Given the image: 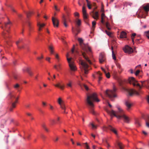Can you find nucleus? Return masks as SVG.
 Masks as SVG:
<instances>
[{
	"mask_svg": "<svg viewBox=\"0 0 149 149\" xmlns=\"http://www.w3.org/2000/svg\"><path fill=\"white\" fill-rule=\"evenodd\" d=\"M143 8L146 12L148 13L149 11V3H147L144 6Z\"/></svg>",
	"mask_w": 149,
	"mask_h": 149,
	"instance_id": "25",
	"label": "nucleus"
},
{
	"mask_svg": "<svg viewBox=\"0 0 149 149\" xmlns=\"http://www.w3.org/2000/svg\"><path fill=\"white\" fill-rule=\"evenodd\" d=\"M128 82L130 84H132L134 86H136L138 87L139 90L142 88V86L139 84L137 83V81L133 77L129 78L128 79Z\"/></svg>",
	"mask_w": 149,
	"mask_h": 149,
	"instance_id": "5",
	"label": "nucleus"
},
{
	"mask_svg": "<svg viewBox=\"0 0 149 149\" xmlns=\"http://www.w3.org/2000/svg\"><path fill=\"white\" fill-rule=\"evenodd\" d=\"M92 27L93 28L95 26V25L96 24V22L95 21H93L92 22Z\"/></svg>",
	"mask_w": 149,
	"mask_h": 149,
	"instance_id": "52",
	"label": "nucleus"
},
{
	"mask_svg": "<svg viewBox=\"0 0 149 149\" xmlns=\"http://www.w3.org/2000/svg\"><path fill=\"white\" fill-rule=\"evenodd\" d=\"M100 100L97 98V96L96 93H94L90 95H87L86 99L87 104L90 109V111L93 115H95L96 113L94 111L93 107L94 105L93 103V101L99 102Z\"/></svg>",
	"mask_w": 149,
	"mask_h": 149,
	"instance_id": "1",
	"label": "nucleus"
},
{
	"mask_svg": "<svg viewBox=\"0 0 149 149\" xmlns=\"http://www.w3.org/2000/svg\"><path fill=\"white\" fill-rule=\"evenodd\" d=\"M57 123H61L60 120V118L59 117L57 116V118L56 119Z\"/></svg>",
	"mask_w": 149,
	"mask_h": 149,
	"instance_id": "44",
	"label": "nucleus"
},
{
	"mask_svg": "<svg viewBox=\"0 0 149 149\" xmlns=\"http://www.w3.org/2000/svg\"><path fill=\"white\" fill-rule=\"evenodd\" d=\"M69 55V53H68L66 55L67 60H68V59H70V61H71V60L72 58H68Z\"/></svg>",
	"mask_w": 149,
	"mask_h": 149,
	"instance_id": "54",
	"label": "nucleus"
},
{
	"mask_svg": "<svg viewBox=\"0 0 149 149\" xmlns=\"http://www.w3.org/2000/svg\"><path fill=\"white\" fill-rule=\"evenodd\" d=\"M117 108L118 111L117 112H116L112 110L110 111H109V113L111 115L114 116L118 119L122 118L125 122L129 123L130 119L129 117L124 114L123 110L120 107H118Z\"/></svg>",
	"mask_w": 149,
	"mask_h": 149,
	"instance_id": "2",
	"label": "nucleus"
},
{
	"mask_svg": "<svg viewBox=\"0 0 149 149\" xmlns=\"http://www.w3.org/2000/svg\"><path fill=\"white\" fill-rule=\"evenodd\" d=\"M13 86H14V88L15 89L18 90V91H20V90L19 89L20 86H19V85L18 84H15V85H14Z\"/></svg>",
	"mask_w": 149,
	"mask_h": 149,
	"instance_id": "30",
	"label": "nucleus"
},
{
	"mask_svg": "<svg viewBox=\"0 0 149 149\" xmlns=\"http://www.w3.org/2000/svg\"><path fill=\"white\" fill-rule=\"evenodd\" d=\"M144 35L149 39V30L144 32Z\"/></svg>",
	"mask_w": 149,
	"mask_h": 149,
	"instance_id": "37",
	"label": "nucleus"
},
{
	"mask_svg": "<svg viewBox=\"0 0 149 149\" xmlns=\"http://www.w3.org/2000/svg\"><path fill=\"white\" fill-rule=\"evenodd\" d=\"M37 25L39 27L38 30L39 31H40L41 30L42 28L45 26V24H44L43 23L42 24H40L39 22H38Z\"/></svg>",
	"mask_w": 149,
	"mask_h": 149,
	"instance_id": "23",
	"label": "nucleus"
},
{
	"mask_svg": "<svg viewBox=\"0 0 149 149\" xmlns=\"http://www.w3.org/2000/svg\"><path fill=\"white\" fill-rule=\"evenodd\" d=\"M51 124V125H53L56 123L54 119H51L50 120Z\"/></svg>",
	"mask_w": 149,
	"mask_h": 149,
	"instance_id": "41",
	"label": "nucleus"
},
{
	"mask_svg": "<svg viewBox=\"0 0 149 149\" xmlns=\"http://www.w3.org/2000/svg\"><path fill=\"white\" fill-rule=\"evenodd\" d=\"M54 68L58 71L61 69V64L59 62L57 63L54 66Z\"/></svg>",
	"mask_w": 149,
	"mask_h": 149,
	"instance_id": "12",
	"label": "nucleus"
},
{
	"mask_svg": "<svg viewBox=\"0 0 149 149\" xmlns=\"http://www.w3.org/2000/svg\"><path fill=\"white\" fill-rule=\"evenodd\" d=\"M106 33L109 36H110L111 34V33L107 30H105Z\"/></svg>",
	"mask_w": 149,
	"mask_h": 149,
	"instance_id": "51",
	"label": "nucleus"
},
{
	"mask_svg": "<svg viewBox=\"0 0 149 149\" xmlns=\"http://www.w3.org/2000/svg\"><path fill=\"white\" fill-rule=\"evenodd\" d=\"M68 62L69 63V66L71 70L75 71L76 70V66L73 61H70V59H68Z\"/></svg>",
	"mask_w": 149,
	"mask_h": 149,
	"instance_id": "8",
	"label": "nucleus"
},
{
	"mask_svg": "<svg viewBox=\"0 0 149 149\" xmlns=\"http://www.w3.org/2000/svg\"><path fill=\"white\" fill-rule=\"evenodd\" d=\"M115 52H112V57L113 58V59H114V60H116V58L115 56Z\"/></svg>",
	"mask_w": 149,
	"mask_h": 149,
	"instance_id": "38",
	"label": "nucleus"
},
{
	"mask_svg": "<svg viewBox=\"0 0 149 149\" xmlns=\"http://www.w3.org/2000/svg\"><path fill=\"white\" fill-rule=\"evenodd\" d=\"M81 53L82 54V55L83 56V57L84 58L86 61L89 64H91V61L89 59L88 57L86 55V54L85 52H83L82 51L81 52Z\"/></svg>",
	"mask_w": 149,
	"mask_h": 149,
	"instance_id": "13",
	"label": "nucleus"
},
{
	"mask_svg": "<svg viewBox=\"0 0 149 149\" xmlns=\"http://www.w3.org/2000/svg\"><path fill=\"white\" fill-rule=\"evenodd\" d=\"M42 126L43 128L47 131L48 132V129L47 128L45 125V124H43L42 125Z\"/></svg>",
	"mask_w": 149,
	"mask_h": 149,
	"instance_id": "43",
	"label": "nucleus"
},
{
	"mask_svg": "<svg viewBox=\"0 0 149 149\" xmlns=\"http://www.w3.org/2000/svg\"><path fill=\"white\" fill-rule=\"evenodd\" d=\"M146 125L149 128V116H148L147 119L146 120Z\"/></svg>",
	"mask_w": 149,
	"mask_h": 149,
	"instance_id": "34",
	"label": "nucleus"
},
{
	"mask_svg": "<svg viewBox=\"0 0 149 149\" xmlns=\"http://www.w3.org/2000/svg\"><path fill=\"white\" fill-rule=\"evenodd\" d=\"M96 76L98 78V83H100V81H101L102 78V77H101L102 75V73H100V72H97L96 74Z\"/></svg>",
	"mask_w": 149,
	"mask_h": 149,
	"instance_id": "20",
	"label": "nucleus"
},
{
	"mask_svg": "<svg viewBox=\"0 0 149 149\" xmlns=\"http://www.w3.org/2000/svg\"><path fill=\"white\" fill-rule=\"evenodd\" d=\"M111 50L112 52H116V49H114V48L113 46H111Z\"/></svg>",
	"mask_w": 149,
	"mask_h": 149,
	"instance_id": "57",
	"label": "nucleus"
},
{
	"mask_svg": "<svg viewBox=\"0 0 149 149\" xmlns=\"http://www.w3.org/2000/svg\"><path fill=\"white\" fill-rule=\"evenodd\" d=\"M77 27H79L81 25V21L80 19H78L76 22Z\"/></svg>",
	"mask_w": 149,
	"mask_h": 149,
	"instance_id": "39",
	"label": "nucleus"
},
{
	"mask_svg": "<svg viewBox=\"0 0 149 149\" xmlns=\"http://www.w3.org/2000/svg\"><path fill=\"white\" fill-rule=\"evenodd\" d=\"M18 99V97L16 98V99L15 101V102L12 103V106L13 108H15V104L17 103V101Z\"/></svg>",
	"mask_w": 149,
	"mask_h": 149,
	"instance_id": "32",
	"label": "nucleus"
},
{
	"mask_svg": "<svg viewBox=\"0 0 149 149\" xmlns=\"http://www.w3.org/2000/svg\"><path fill=\"white\" fill-rule=\"evenodd\" d=\"M54 86L56 87L59 88L61 90H63L64 87V84L61 85V84L59 83H58L57 84L55 85Z\"/></svg>",
	"mask_w": 149,
	"mask_h": 149,
	"instance_id": "24",
	"label": "nucleus"
},
{
	"mask_svg": "<svg viewBox=\"0 0 149 149\" xmlns=\"http://www.w3.org/2000/svg\"><path fill=\"white\" fill-rule=\"evenodd\" d=\"M48 48L51 54H52L54 53V51L53 50V47L52 46H48Z\"/></svg>",
	"mask_w": 149,
	"mask_h": 149,
	"instance_id": "29",
	"label": "nucleus"
},
{
	"mask_svg": "<svg viewBox=\"0 0 149 149\" xmlns=\"http://www.w3.org/2000/svg\"><path fill=\"white\" fill-rule=\"evenodd\" d=\"M46 59L47 61H48L49 62H50V58L47 57L46 58Z\"/></svg>",
	"mask_w": 149,
	"mask_h": 149,
	"instance_id": "61",
	"label": "nucleus"
},
{
	"mask_svg": "<svg viewBox=\"0 0 149 149\" xmlns=\"http://www.w3.org/2000/svg\"><path fill=\"white\" fill-rule=\"evenodd\" d=\"M93 13V17L95 19H97L98 17V12L97 11L95 12V13L93 11L92 12Z\"/></svg>",
	"mask_w": 149,
	"mask_h": 149,
	"instance_id": "21",
	"label": "nucleus"
},
{
	"mask_svg": "<svg viewBox=\"0 0 149 149\" xmlns=\"http://www.w3.org/2000/svg\"><path fill=\"white\" fill-rule=\"evenodd\" d=\"M29 74V75L30 76H33V73L31 71L30 72H29L28 73Z\"/></svg>",
	"mask_w": 149,
	"mask_h": 149,
	"instance_id": "64",
	"label": "nucleus"
},
{
	"mask_svg": "<svg viewBox=\"0 0 149 149\" xmlns=\"http://www.w3.org/2000/svg\"><path fill=\"white\" fill-rule=\"evenodd\" d=\"M62 22L64 26L65 27L68 26V25L67 24V20L64 16H63L62 18Z\"/></svg>",
	"mask_w": 149,
	"mask_h": 149,
	"instance_id": "22",
	"label": "nucleus"
},
{
	"mask_svg": "<svg viewBox=\"0 0 149 149\" xmlns=\"http://www.w3.org/2000/svg\"><path fill=\"white\" fill-rule=\"evenodd\" d=\"M83 144H85L86 145L85 146L86 148V149H90L89 146L87 144V143H83Z\"/></svg>",
	"mask_w": 149,
	"mask_h": 149,
	"instance_id": "50",
	"label": "nucleus"
},
{
	"mask_svg": "<svg viewBox=\"0 0 149 149\" xmlns=\"http://www.w3.org/2000/svg\"><path fill=\"white\" fill-rule=\"evenodd\" d=\"M105 56L104 54H100L99 58L100 62L101 63H102L105 60Z\"/></svg>",
	"mask_w": 149,
	"mask_h": 149,
	"instance_id": "17",
	"label": "nucleus"
},
{
	"mask_svg": "<svg viewBox=\"0 0 149 149\" xmlns=\"http://www.w3.org/2000/svg\"><path fill=\"white\" fill-rule=\"evenodd\" d=\"M128 92L129 95L130 96H132L133 94H135L138 96L139 95H140V93L139 92L133 89L128 90Z\"/></svg>",
	"mask_w": 149,
	"mask_h": 149,
	"instance_id": "9",
	"label": "nucleus"
},
{
	"mask_svg": "<svg viewBox=\"0 0 149 149\" xmlns=\"http://www.w3.org/2000/svg\"><path fill=\"white\" fill-rule=\"evenodd\" d=\"M72 32L74 33L75 36H76L77 35L78 33L77 32V33H76L74 32V31L73 30V27L72 28Z\"/></svg>",
	"mask_w": 149,
	"mask_h": 149,
	"instance_id": "55",
	"label": "nucleus"
},
{
	"mask_svg": "<svg viewBox=\"0 0 149 149\" xmlns=\"http://www.w3.org/2000/svg\"><path fill=\"white\" fill-rule=\"evenodd\" d=\"M55 58L56 59L59 58V56L58 54H56L55 55Z\"/></svg>",
	"mask_w": 149,
	"mask_h": 149,
	"instance_id": "63",
	"label": "nucleus"
},
{
	"mask_svg": "<svg viewBox=\"0 0 149 149\" xmlns=\"http://www.w3.org/2000/svg\"><path fill=\"white\" fill-rule=\"evenodd\" d=\"M79 85L81 87V88H82L83 87H84L86 91H88L89 90V88L88 86L84 84L81 83L80 82H79Z\"/></svg>",
	"mask_w": 149,
	"mask_h": 149,
	"instance_id": "18",
	"label": "nucleus"
},
{
	"mask_svg": "<svg viewBox=\"0 0 149 149\" xmlns=\"http://www.w3.org/2000/svg\"><path fill=\"white\" fill-rule=\"evenodd\" d=\"M76 31L78 33H79L80 31V29L79 28V27H77L76 29Z\"/></svg>",
	"mask_w": 149,
	"mask_h": 149,
	"instance_id": "60",
	"label": "nucleus"
},
{
	"mask_svg": "<svg viewBox=\"0 0 149 149\" xmlns=\"http://www.w3.org/2000/svg\"><path fill=\"white\" fill-rule=\"evenodd\" d=\"M67 85L69 87H72V82L71 81H70L69 83H68L67 84Z\"/></svg>",
	"mask_w": 149,
	"mask_h": 149,
	"instance_id": "48",
	"label": "nucleus"
},
{
	"mask_svg": "<svg viewBox=\"0 0 149 149\" xmlns=\"http://www.w3.org/2000/svg\"><path fill=\"white\" fill-rule=\"evenodd\" d=\"M58 103L60 105L62 109H65V104L61 98H58Z\"/></svg>",
	"mask_w": 149,
	"mask_h": 149,
	"instance_id": "14",
	"label": "nucleus"
},
{
	"mask_svg": "<svg viewBox=\"0 0 149 149\" xmlns=\"http://www.w3.org/2000/svg\"><path fill=\"white\" fill-rule=\"evenodd\" d=\"M10 97V98H12V97H14V98H15V97L13 95H12V93L10 92L9 93L8 95Z\"/></svg>",
	"mask_w": 149,
	"mask_h": 149,
	"instance_id": "53",
	"label": "nucleus"
},
{
	"mask_svg": "<svg viewBox=\"0 0 149 149\" xmlns=\"http://www.w3.org/2000/svg\"><path fill=\"white\" fill-rule=\"evenodd\" d=\"M105 25L106 28L108 30H111V28L110 27V25L109 22H106L105 24Z\"/></svg>",
	"mask_w": 149,
	"mask_h": 149,
	"instance_id": "35",
	"label": "nucleus"
},
{
	"mask_svg": "<svg viewBox=\"0 0 149 149\" xmlns=\"http://www.w3.org/2000/svg\"><path fill=\"white\" fill-rule=\"evenodd\" d=\"M116 90V89L114 87L112 90L109 91L108 90H107L105 92V94L111 100H113V98L116 96L115 93Z\"/></svg>",
	"mask_w": 149,
	"mask_h": 149,
	"instance_id": "4",
	"label": "nucleus"
},
{
	"mask_svg": "<svg viewBox=\"0 0 149 149\" xmlns=\"http://www.w3.org/2000/svg\"><path fill=\"white\" fill-rule=\"evenodd\" d=\"M116 65L117 67L119 68L118 72L120 73L123 71V69L121 68L120 65L118 63H116Z\"/></svg>",
	"mask_w": 149,
	"mask_h": 149,
	"instance_id": "27",
	"label": "nucleus"
},
{
	"mask_svg": "<svg viewBox=\"0 0 149 149\" xmlns=\"http://www.w3.org/2000/svg\"><path fill=\"white\" fill-rule=\"evenodd\" d=\"M140 72V70H136L135 73V74L136 76H137Z\"/></svg>",
	"mask_w": 149,
	"mask_h": 149,
	"instance_id": "49",
	"label": "nucleus"
},
{
	"mask_svg": "<svg viewBox=\"0 0 149 149\" xmlns=\"http://www.w3.org/2000/svg\"><path fill=\"white\" fill-rule=\"evenodd\" d=\"M91 125L93 128L96 129L97 128V126L93 124L92 123L91 124Z\"/></svg>",
	"mask_w": 149,
	"mask_h": 149,
	"instance_id": "47",
	"label": "nucleus"
},
{
	"mask_svg": "<svg viewBox=\"0 0 149 149\" xmlns=\"http://www.w3.org/2000/svg\"><path fill=\"white\" fill-rule=\"evenodd\" d=\"M10 22H8L5 24V26L6 28H9L10 27V26H8V25L10 24Z\"/></svg>",
	"mask_w": 149,
	"mask_h": 149,
	"instance_id": "46",
	"label": "nucleus"
},
{
	"mask_svg": "<svg viewBox=\"0 0 149 149\" xmlns=\"http://www.w3.org/2000/svg\"><path fill=\"white\" fill-rule=\"evenodd\" d=\"M22 39H19L18 41L16 42V45H17L18 48H21V47L19 45V43H21L22 42Z\"/></svg>",
	"mask_w": 149,
	"mask_h": 149,
	"instance_id": "33",
	"label": "nucleus"
},
{
	"mask_svg": "<svg viewBox=\"0 0 149 149\" xmlns=\"http://www.w3.org/2000/svg\"><path fill=\"white\" fill-rule=\"evenodd\" d=\"M123 50L125 52L129 53H131L133 52L132 49L128 46H125L123 49Z\"/></svg>",
	"mask_w": 149,
	"mask_h": 149,
	"instance_id": "11",
	"label": "nucleus"
},
{
	"mask_svg": "<svg viewBox=\"0 0 149 149\" xmlns=\"http://www.w3.org/2000/svg\"><path fill=\"white\" fill-rule=\"evenodd\" d=\"M55 58L56 59L59 58V56L58 54H56L55 55Z\"/></svg>",
	"mask_w": 149,
	"mask_h": 149,
	"instance_id": "62",
	"label": "nucleus"
},
{
	"mask_svg": "<svg viewBox=\"0 0 149 149\" xmlns=\"http://www.w3.org/2000/svg\"><path fill=\"white\" fill-rule=\"evenodd\" d=\"M116 42L115 40H113L112 41V46H113L114 48V49H116L117 48V46L116 45Z\"/></svg>",
	"mask_w": 149,
	"mask_h": 149,
	"instance_id": "31",
	"label": "nucleus"
},
{
	"mask_svg": "<svg viewBox=\"0 0 149 149\" xmlns=\"http://www.w3.org/2000/svg\"><path fill=\"white\" fill-rule=\"evenodd\" d=\"M117 145L120 149H124L125 146L122 143L119 142H118Z\"/></svg>",
	"mask_w": 149,
	"mask_h": 149,
	"instance_id": "28",
	"label": "nucleus"
},
{
	"mask_svg": "<svg viewBox=\"0 0 149 149\" xmlns=\"http://www.w3.org/2000/svg\"><path fill=\"white\" fill-rule=\"evenodd\" d=\"M27 25L29 27V32L31 31L33 29V27L31 25V22H27ZM29 35H30V33L29 32Z\"/></svg>",
	"mask_w": 149,
	"mask_h": 149,
	"instance_id": "19",
	"label": "nucleus"
},
{
	"mask_svg": "<svg viewBox=\"0 0 149 149\" xmlns=\"http://www.w3.org/2000/svg\"><path fill=\"white\" fill-rule=\"evenodd\" d=\"M135 123L136 125L137 126H140V123L139 120L138 119H136L135 121Z\"/></svg>",
	"mask_w": 149,
	"mask_h": 149,
	"instance_id": "36",
	"label": "nucleus"
},
{
	"mask_svg": "<svg viewBox=\"0 0 149 149\" xmlns=\"http://www.w3.org/2000/svg\"><path fill=\"white\" fill-rule=\"evenodd\" d=\"M23 71L24 72L25 71H26L28 73L29 72H30L31 70L29 68H26L25 69H23Z\"/></svg>",
	"mask_w": 149,
	"mask_h": 149,
	"instance_id": "40",
	"label": "nucleus"
},
{
	"mask_svg": "<svg viewBox=\"0 0 149 149\" xmlns=\"http://www.w3.org/2000/svg\"><path fill=\"white\" fill-rule=\"evenodd\" d=\"M106 77L108 78L110 77V74L109 72L107 73L106 72L104 73Z\"/></svg>",
	"mask_w": 149,
	"mask_h": 149,
	"instance_id": "42",
	"label": "nucleus"
},
{
	"mask_svg": "<svg viewBox=\"0 0 149 149\" xmlns=\"http://www.w3.org/2000/svg\"><path fill=\"white\" fill-rule=\"evenodd\" d=\"M43 58V56L42 55L40 57H38L37 58V59L38 60H40L42 59Z\"/></svg>",
	"mask_w": 149,
	"mask_h": 149,
	"instance_id": "56",
	"label": "nucleus"
},
{
	"mask_svg": "<svg viewBox=\"0 0 149 149\" xmlns=\"http://www.w3.org/2000/svg\"><path fill=\"white\" fill-rule=\"evenodd\" d=\"M54 8L55 10L57 11H59V9L57 8V6L56 5H54Z\"/></svg>",
	"mask_w": 149,
	"mask_h": 149,
	"instance_id": "59",
	"label": "nucleus"
},
{
	"mask_svg": "<svg viewBox=\"0 0 149 149\" xmlns=\"http://www.w3.org/2000/svg\"><path fill=\"white\" fill-rule=\"evenodd\" d=\"M26 14L27 17L28 18H29L31 16V13L30 12H27L26 13Z\"/></svg>",
	"mask_w": 149,
	"mask_h": 149,
	"instance_id": "45",
	"label": "nucleus"
},
{
	"mask_svg": "<svg viewBox=\"0 0 149 149\" xmlns=\"http://www.w3.org/2000/svg\"><path fill=\"white\" fill-rule=\"evenodd\" d=\"M79 63L81 64L82 68L83 69L84 73L85 74H87L88 73V65L86 63L85 61L83 60H80Z\"/></svg>",
	"mask_w": 149,
	"mask_h": 149,
	"instance_id": "6",
	"label": "nucleus"
},
{
	"mask_svg": "<svg viewBox=\"0 0 149 149\" xmlns=\"http://www.w3.org/2000/svg\"><path fill=\"white\" fill-rule=\"evenodd\" d=\"M78 40L79 43L81 47L84 51L88 53L91 52V48L88 45H85L83 43V40L82 38H79Z\"/></svg>",
	"mask_w": 149,
	"mask_h": 149,
	"instance_id": "3",
	"label": "nucleus"
},
{
	"mask_svg": "<svg viewBox=\"0 0 149 149\" xmlns=\"http://www.w3.org/2000/svg\"><path fill=\"white\" fill-rule=\"evenodd\" d=\"M126 33L124 31H122L120 34V38H126Z\"/></svg>",
	"mask_w": 149,
	"mask_h": 149,
	"instance_id": "26",
	"label": "nucleus"
},
{
	"mask_svg": "<svg viewBox=\"0 0 149 149\" xmlns=\"http://www.w3.org/2000/svg\"><path fill=\"white\" fill-rule=\"evenodd\" d=\"M125 104L126 106L127 110L129 111L132 106V104L129 101H126Z\"/></svg>",
	"mask_w": 149,
	"mask_h": 149,
	"instance_id": "15",
	"label": "nucleus"
},
{
	"mask_svg": "<svg viewBox=\"0 0 149 149\" xmlns=\"http://www.w3.org/2000/svg\"><path fill=\"white\" fill-rule=\"evenodd\" d=\"M82 11L84 19H87V16L86 13V11L85 7H83Z\"/></svg>",
	"mask_w": 149,
	"mask_h": 149,
	"instance_id": "16",
	"label": "nucleus"
},
{
	"mask_svg": "<svg viewBox=\"0 0 149 149\" xmlns=\"http://www.w3.org/2000/svg\"><path fill=\"white\" fill-rule=\"evenodd\" d=\"M52 20L54 26L58 27L59 24L58 20L57 18L54 17H52Z\"/></svg>",
	"mask_w": 149,
	"mask_h": 149,
	"instance_id": "10",
	"label": "nucleus"
},
{
	"mask_svg": "<svg viewBox=\"0 0 149 149\" xmlns=\"http://www.w3.org/2000/svg\"><path fill=\"white\" fill-rule=\"evenodd\" d=\"M103 130L105 131H107L108 129L110 130L116 135L118 134L117 131L111 125H109L107 127L104 126L103 127Z\"/></svg>",
	"mask_w": 149,
	"mask_h": 149,
	"instance_id": "7",
	"label": "nucleus"
},
{
	"mask_svg": "<svg viewBox=\"0 0 149 149\" xmlns=\"http://www.w3.org/2000/svg\"><path fill=\"white\" fill-rule=\"evenodd\" d=\"M87 6H88V8L89 9H91V5L90 4V3H87Z\"/></svg>",
	"mask_w": 149,
	"mask_h": 149,
	"instance_id": "58",
	"label": "nucleus"
}]
</instances>
